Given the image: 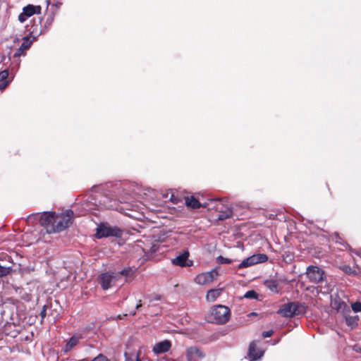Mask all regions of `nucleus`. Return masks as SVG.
Returning <instances> with one entry per match:
<instances>
[{
	"label": "nucleus",
	"mask_w": 361,
	"mask_h": 361,
	"mask_svg": "<svg viewBox=\"0 0 361 361\" xmlns=\"http://www.w3.org/2000/svg\"><path fill=\"white\" fill-rule=\"evenodd\" d=\"M308 307L303 302H289L283 304L277 313L281 316H299L307 313Z\"/></svg>",
	"instance_id": "nucleus-1"
},
{
	"label": "nucleus",
	"mask_w": 361,
	"mask_h": 361,
	"mask_svg": "<svg viewBox=\"0 0 361 361\" xmlns=\"http://www.w3.org/2000/svg\"><path fill=\"white\" fill-rule=\"evenodd\" d=\"M73 212L71 209L66 210L63 213L55 216V224L54 227L51 226V232L59 233L68 227L73 222Z\"/></svg>",
	"instance_id": "nucleus-2"
},
{
	"label": "nucleus",
	"mask_w": 361,
	"mask_h": 361,
	"mask_svg": "<svg viewBox=\"0 0 361 361\" xmlns=\"http://www.w3.org/2000/svg\"><path fill=\"white\" fill-rule=\"evenodd\" d=\"M55 216L56 213L54 212H46L41 214H32L28 216L27 220L31 221L39 217L40 224L47 230V233H51V226L54 227L55 224Z\"/></svg>",
	"instance_id": "nucleus-3"
},
{
	"label": "nucleus",
	"mask_w": 361,
	"mask_h": 361,
	"mask_svg": "<svg viewBox=\"0 0 361 361\" xmlns=\"http://www.w3.org/2000/svg\"><path fill=\"white\" fill-rule=\"evenodd\" d=\"M122 234V231L117 227H112L105 224L99 225L97 228L96 237L102 238L105 237H119Z\"/></svg>",
	"instance_id": "nucleus-4"
},
{
	"label": "nucleus",
	"mask_w": 361,
	"mask_h": 361,
	"mask_svg": "<svg viewBox=\"0 0 361 361\" xmlns=\"http://www.w3.org/2000/svg\"><path fill=\"white\" fill-rule=\"evenodd\" d=\"M305 274L311 283H319L325 279V272L317 266H309Z\"/></svg>",
	"instance_id": "nucleus-5"
},
{
	"label": "nucleus",
	"mask_w": 361,
	"mask_h": 361,
	"mask_svg": "<svg viewBox=\"0 0 361 361\" xmlns=\"http://www.w3.org/2000/svg\"><path fill=\"white\" fill-rule=\"evenodd\" d=\"M331 305L332 309L336 310L338 314H341L345 316V314H348L350 310L347 304L341 300L338 295H331Z\"/></svg>",
	"instance_id": "nucleus-6"
},
{
	"label": "nucleus",
	"mask_w": 361,
	"mask_h": 361,
	"mask_svg": "<svg viewBox=\"0 0 361 361\" xmlns=\"http://www.w3.org/2000/svg\"><path fill=\"white\" fill-rule=\"evenodd\" d=\"M268 259V257L264 254L253 255L246 259H245L238 265V268L249 267L258 263L265 262Z\"/></svg>",
	"instance_id": "nucleus-7"
},
{
	"label": "nucleus",
	"mask_w": 361,
	"mask_h": 361,
	"mask_svg": "<svg viewBox=\"0 0 361 361\" xmlns=\"http://www.w3.org/2000/svg\"><path fill=\"white\" fill-rule=\"evenodd\" d=\"M217 276L218 271L215 269H213L210 271L198 274L195 277V281L199 285H207L216 279Z\"/></svg>",
	"instance_id": "nucleus-8"
},
{
	"label": "nucleus",
	"mask_w": 361,
	"mask_h": 361,
	"mask_svg": "<svg viewBox=\"0 0 361 361\" xmlns=\"http://www.w3.org/2000/svg\"><path fill=\"white\" fill-rule=\"evenodd\" d=\"M118 275L114 273H104L99 277L100 284L104 290H107L116 285Z\"/></svg>",
	"instance_id": "nucleus-9"
},
{
	"label": "nucleus",
	"mask_w": 361,
	"mask_h": 361,
	"mask_svg": "<svg viewBox=\"0 0 361 361\" xmlns=\"http://www.w3.org/2000/svg\"><path fill=\"white\" fill-rule=\"evenodd\" d=\"M40 10V6L29 4L23 8L22 13L18 16V20L23 23L34 14L39 13Z\"/></svg>",
	"instance_id": "nucleus-10"
},
{
	"label": "nucleus",
	"mask_w": 361,
	"mask_h": 361,
	"mask_svg": "<svg viewBox=\"0 0 361 361\" xmlns=\"http://www.w3.org/2000/svg\"><path fill=\"white\" fill-rule=\"evenodd\" d=\"M97 202L94 204L100 209H111L115 207V201L106 195L98 194L97 195Z\"/></svg>",
	"instance_id": "nucleus-11"
},
{
	"label": "nucleus",
	"mask_w": 361,
	"mask_h": 361,
	"mask_svg": "<svg viewBox=\"0 0 361 361\" xmlns=\"http://www.w3.org/2000/svg\"><path fill=\"white\" fill-rule=\"evenodd\" d=\"M214 207L219 212L218 216L219 220H225L230 218L232 215L230 207L224 204L221 201H218Z\"/></svg>",
	"instance_id": "nucleus-12"
},
{
	"label": "nucleus",
	"mask_w": 361,
	"mask_h": 361,
	"mask_svg": "<svg viewBox=\"0 0 361 361\" xmlns=\"http://www.w3.org/2000/svg\"><path fill=\"white\" fill-rule=\"evenodd\" d=\"M264 355V351L257 347L255 341H252L249 347V357L251 361L260 359Z\"/></svg>",
	"instance_id": "nucleus-13"
},
{
	"label": "nucleus",
	"mask_w": 361,
	"mask_h": 361,
	"mask_svg": "<svg viewBox=\"0 0 361 361\" xmlns=\"http://www.w3.org/2000/svg\"><path fill=\"white\" fill-rule=\"evenodd\" d=\"M171 347V342L168 340H164L163 341L156 343L152 348V351L154 352V354L159 355L168 352L170 350Z\"/></svg>",
	"instance_id": "nucleus-14"
},
{
	"label": "nucleus",
	"mask_w": 361,
	"mask_h": 361,
	"mask_svg": "<svg viewBox=\"0 0 361 361\" xmlns=\"http://www.w3.org/2000/svg\"><path fill=\"white\" fill-rule=\"evenodd\" d=\"M189 255V252L188 251H184L183 253L179 255L176 258L171 259V262L174 265L180 266V267H190L192 265V262H190V263L187 262L188 257Z\"/></svg>",
	"instance_id": "nucleus-15"
},
{
	"label": "nucleus",
	"mask_w": 361,
	"mask_h": 361,
	"mask_svg": "<svg viewBox=\"0 0 361 361\" xmlns=\"http://www.w3.org/2000/svg\"><path fill=\"white\" fill-rule=\"evenodd\" d=\"M342 323L343 330H350L357 325L358 317H338Z\"/></svg>",
	"instance_id": "nucleus-16"
},
{
	"label": "nucleus",
	"mask_w": 361,
	"mask_h": 361,
	"mask_svg": "<svg viewBox=\"0 0 361 361\" xmlns=\"http://www.w3.org/2000/svg\"><path fill=\"white\" fill-rule=\"evenodd\" d=\"M204 354L196 347L188 348L186 350L188 361H197V359L202 358Z\"/></svg>",
	"instance_id": "nucleus-17"
},
{
	"label": "nucleus",
	"mask_w": 361,
	"mask_h": 361,
	"mask_svg": "<svg viewBox=\"0 0 361 361\" xmlns=\"http://www.w3.org/2000/svg\"><path fill=\"white\" fill-rule=\"evenodd\" d=\"M229 308L222 305L214 306L210 311V316H229Z\"/></svg>",
	"instance_id": "nucleus-18"
},
{
	"label": "nucleus",
	"mask_w": 361,
	"mask_h": 361,
	"mask_svg": "<svg viewBox=\"0 0 361 361\" xmlns=\"http://www.w3.org/2000/svg\"><path fill=\"white\" fill-rule=\"evenodd\" d=\"M32 41L29 39L27 37H23V42L20 45V47L17 49L16 53L14 54V57H19L21 55H25V51L30 49Z\"/></svg>",
	"instance_id": "nucleus-19"
},
{
	"label": "nucleus",
	"mask_w": 361,
	"mask_h": 361,
	"mask_svg": "<svg viewBox=\"0 0 361 361\" xmlns=\"http://www.w3.org/2000/svg\"><path fill=\"white\" fill-rule=\"evenodd\" d=\"M222 293L221 288L211 289L207 292L206 298L209 302H214L217 298H219Z\"/></svg>",
	"instance_id": "nucleus-20"
},
{
	"label": "nucleus",
	"mask_w": 361,
	"mask_h": 361,
	"mask_svg": "<svg viewBox=\"0 0 361 361\" xmlns=\"http://www.w3.org/2000/svg\"><path fill=\"white\" fill-rule=\"evenodd\" d=\"M16 308L14 304L10 302H4L2 305L3 310L0 312L1 316H5L6 314L13 315V312H9V311H13Z\"/></svg>",
	"instance_id": "nucleus-21"
},
{
	"label": "nucleus",
	"mask_w": 361,
	"mask_h": 361,
	"mask_svg": "<svg viewBox=\"0 0 361 361\" xmlns=\"http://www.w3.org/2000/svg\"><path fill=\"white\" fill-rule=\"evenodd\" d=\"M185 204L192 209H199L202 207V204L200 203V202L194 197H187L185 199Z\"/></svg>",
	"instance_id": "nucleus-22"
},
{
	"label": "nucleus",
	"mask_w": 361,
	"mask_h": 361,
	"mask_svg": "<svg viewBox=\"0 0 361 361\" xmlns=\"http://www.w3.org/2000/svg\"><path fill=\"white\" fill-rule=\"evenodd\" d=\"M79 339H80L79 336H72L70 338V340L68 341V343H66L65 348H64V351L66 353L70 351L73 347H75L77 345Z\"/></svg>",
	"instance_id": "nucleus-23"
},
{
	"label": "nucleus",
	"mask_w": 361,
	"mask_h": 361,
	"mask_svg": "<svg viewBox=\"0 0 361 361\" xmlns=\"http://www.w3.org/2000/svg\"><path fill=\"white\" fill-rule=\"evenodd\" d=\"M229 320V317H207V322L217 324H224Z\"/></svg>",
	"instance_id": "nucleus-24"
},
{
	"label": "nucleus",
	"mask_w": 361,
	"mask_h": 361,
	"mask_svg": "<svg viewBox=\"0 0 361 361\" xmlns=\"http://www.w3.org/2000/svg\"><path fill=\"white\" fill-rule=\"evenodd\" d=\"M264 286L272 292L278 291V283L275 280H267Z\"/></svg>",
	"instance_id": "nucleus-25"
},
{
	"label": "nucleus",
	"mask_w": 361,
	"mask_h": 361,
	"mask_svg": "<svg viewBox=\"0 0 361 361\" xmlns=\"http://www.w3.org/2000/svg\"><path fill=\"white\" fill-rule=\"evenodd\" d=\"M162 197L166 201L169 200L173 204H177L178 202V197H176L171 192L163 193Z\"/></svg>",
	"instance_id": "nucleus-26"
},
{
	"label": "nucleus",
	"mask_w": 361,
	"mask_h": 361,
	"mask_svg": "<svg viewBox=\"0 0 361 361\" xmlns=\"http://www.w3.org/2000/svg\"><path fill=\"white\" fill-rule=\"evenodd\" d=\"M259 295L254 290H250L244 294L243 298L247 299H258Z\"/></svg>",
	"instance_id": "nucleus-27"
},
{
	"label": "nucleus",
	"mask_w": 361,
	"mask_h": 361,
	"mask_svg": "<svg viewBox=\"0 0 361 361\" xmlns=\"http://www.w3.org/2000/svg\"><path fill=\"white\" fill-rule=\"evenodd\" d=\"M11 267L0 266V277L8 275L11 273Z\"/></svg>",
	"instance_id": "nucleus-28"
},
{
	"label": "nucleus",
	"mask_w": 361,
	"mask_h": 361,
	"mask_svg": "<svg viewBox=\"0 0 361 361\" xmlns=\"http://www.w3.org/2000/svg\"><path fill=\"white\" fill-rule=\"evenodd\" d=\"M51 306L49 307L47 305H44L43 307L42 310L40 312V315L42 317L47 316V315H52L53 312L51 311Z\"/></svg>",
	"instance_id": "nucleus-29"
},
{
	"label": "nucleus",
	"mask_w": 361,
	"mask_h": 361,
	"mask_svg": "<svg viewBox=\"0 0 361 361\" xmlns=\"http://www.w3.org/2000/svg\"><path fill=\"white\" fill-rule=\"evenodd\" d=\"M351 308L355 313L361 312V302H355L352 303Z\"/></svg>",
	"instance_id": "nucleus-30"
},
{
	"label": "nucleus",
	"mask_w": 361,
	"mask_h": 361,
	"mask_svg": "<svg viewBox=\"0 0 361 361\" xmlns=\"http://www.w3.org/2000/svg\"><path fill=\"white\" fill-rule=\"evenodd\" d=\"M232 260L231 259H228V258H225L222 256H219L217 258H216V262L218 264H230L231 263Z\"/></svg>",
	"instance_id": "nucleus-31"
},
{
	"label": "nucleus",
	"mask_w": 361,
	"mask_h": 361,
	"mask_svg": "<svg viewBox=\"0 0 361 361\" xmlns=\"http://www.w3.org/2000/svg\"><path fill=\"white\" fill-rule=\"evenodd\" d=\"M8 76V71L4 70L0 72V82L7 81L6 79Z\"/></svg>",
	"instance_id": "nucleus-32"
},
{
	"label": "nucleus",
	"mask_w": 361,
	"mask_h": 361,
	"mask_svg": "<svg viewBox=\"0 0 361 361\" xmlns=\"http://www.w3.org/2000/svg\"><path fill=\"white\" fill-rule=\"evenodd\" d=\"M92 361H109V360L103 355H99Z\"/></svg>",
	"instance_id": "nucleus-33"
},
{
	"label": "nucleus",
	"mask_w": 361,
	"mask_h": 361,
	"mask_svg": "<svg viewBox=\"0 0 361 361\" xmlns=\"http://www.w3.org/2000/svg\"><path fill=\"white\" fill-rule=\"evenodd\" d=\"M274 331L272 330L266 331L262 333V336L264 338L270 337L273 334Z\"/></svg>",
	"instance_id": "nucleus-34"
},
{
	"label": "nucleus",
	"mask_w": 361,
	"mask_h": 361,
	"mask_svg": "<svg viewBox=\"0 0 361 361\" xmlns=\"http://www.w3.org/2000/svg\"><path fill=\"white\" fill-rule=\"evenodd\" d=\"M9 81H4L0 83V90L3 91L8 85Z\"/></svg>",
	"instance_id": "nucleus-35"
},
{
	"label": "nucleus",
	"mask_w": 361,
	"mask_h": 361,
	"mask_svg": "<svg viewBox=\"0 0 361 361\" xmlns=\"http://www.w3.org/2000/svg\"><path fill=\"white\" fill-rule=\"evenodd\" d=\"M129 272L130 269H125L120 272V274L127 276L129 274Z\"/></svg>",
	"instance_id": "nucleus-36"
},
{
	"label": "nucleus",
	"mask_w": 361,
	"mask_h": 361,
	"mask_svg": "<svg viewBox=\"0 0 361 361\" xmlns=\"http://www.w3.org/2000/svg\"><path fill=\"white\" fill-rule=\"evenodd\" d=\"M354 350L357 352H361V348L357 346H355Z\"/></svg>",
	"instance_id": "nucleus-37"
},
{
	"label": "nucleus",
	"mask_w": 361,
	"mask_h": 361,
	"mask_svg": "<svg viewBox=\"0 0 361 361\" xmlns=\"http://www.w3.org/2000/svg\"><path fill=\"white\" fill-rule=\"evenodd\" d=\"M247 316H257V314L256 312H251Z\"/></svg>",
	"instance_id": "nucleus-38"
},
{
	"label": "nucleus",
	"mask_w": 361,
	"mask_h": 361,
	"mask_svg": "<svg viewBox=\"0 0 361 361\" xmlns=\"http://www.w3.org/2000/svg\"><path fill=\"white\" fill-rule=\"evenodd\" d=\"M187 318H188L187 317H182V318L180 319V320H181V324H183V319H185V322H188Z\"/></svg>",
	"instance_id": "nucleus-39"
},
{
	"label": "nucleus",
	"mask_w": 361,
	"mask_h": 361,
	"mask_svg": "<svg viewBox=\"0 0 361 361\" xmlns=\"http://www.w3.org/2000/svg\"><path fill=\"white\" fill-rule=\"evenodd\" d=\"M24 299L27 300V301L30 300L29 296H27V297L24 298Z\"/></svg>",
	"instance_id": "nucleus-40"
},
{
	"label": "nucleus",
	"mask_w": 361,
	"mask_h": 361,
	"mask_svg": "<svg viewBox=\"0 0 361 361\" xmlns=\"http://www.w3.org/2000/svg\"><path fill=\"white\" fill-rule=\"evenodd\" d=\"M135 361H141L138 355L136 357Z\"/></svg>",
	"instance_id": "nucleus-41"
},
{
	"label": "nucleus",
	"mask_w": 361,
	"mask_h": 361,
	"mask_svg": "<svg viewBox=\"0 0 361 361\" xmlns=\"http://www.w3.org/2000/svg\"><path fill=\"white\" fill-rule=\"evenodd\" d=\"M140 305H141L140 304L137 305H136V308H138Z\"/></svg>",
	"instance_id": "nucleus-42"
}]
</instances>
